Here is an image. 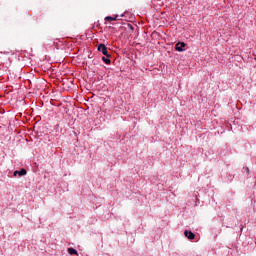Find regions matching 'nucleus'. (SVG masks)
<instances>
[{"mask_svg":"<svg viewBox=\"0 0 256 256\" xmlns=\"http://www.w3.org/2000/svg\"><path fill=\"white\" fill-rule=\"evenodd\" d=\"M118 19H119V15H116L115 17L113 16L105 17V21H108L109 23H111V21H117Z\"/></svg>","mask_w":256,"mask_h":256,"instance_id":"nucleus-5","label":"nucleus"},{"mask_svg":"<svg viewBox=\"0 0 256 256\" xmlns=\"http://www.w3.org/2000/svg\"><path fill=\"white\" fill-rule=\"evenodd\" d=\"M111 57H107V56H103L102 57V61L106 64V65H111Z\"/></svg>","mask_w":256,"mask_h":256,"instance_id":"nucleus-6","label":"nucleus"},{"mask_svg":"<svg viewBox=\"0 0 256 256\" xmlns=\"http://www.w3.org/2000/svg\"><path fill=\"white\" fill-rule=\"evenodd\" d=\"M97 51L103 54L105 57H111L109 51L107 50V46L105 44H99L97 46Z\"/></svg>","mask_w":256,"mask_h":256,"instance_id":"nucleus-1","label":"nucleus"},{"mask_svg":"<svg viewBox=\"0 0 256 256\" xmlns=\"http://www.w3.org/2000/svg\"><path fill=\"white\" fill-rule=\"evenodd\" d=\"M69 255H78V252L75 250V248H68Z\"/></svg>","mask_w":256,"mask_h":256,"instance_id":"nucleus-7","label":"nucleus"},{"mask_svg":"<svg viewBox=\"0 0 256 256\" xmlns=\"http://www.w3.org/2000/svg\"><path fill=\"white\" fill-rule=\"evenodd\" d=\"M245 171L249 174V168H245Z\"/></svg>","mask_w":256,"mask_h":256,"instance_id":"nucleus-8","label":"nucleus"},{"mask_svg":"<svg viewBox=\"0 0 256 256\" xmlns=\"http://www.w3.org/2000/svg\"><path fill=\"white\" fill-rule=\"evenodd\" d=\"M17 175L19 177H24V175H27V170L25 168H21L20 170H15L13 173V176L17 177Z\"/></svg>","mask_w":256,"mask_h":256,"instance_id":"nucleus-3","label":"nucleus"},{"mask_svg":"<svg viewBox=\"0 0 256 256\" xmlns=\"http://www.w3.org/2000/svg\"><path fill=\"white\" fill-rule=\"evenodd\" d=\"M186 47H187V44L185 42H177L175 45V49L176 51H178V53H183Z\"/></svg>","mask_w":256,"mask_h":256,"instance_id":"nucleus-2","label":"nucleus"},{"mask_svg":"<svg viewBox=\"0 0 256 256\" xmlns=\"http://www.w3.org/2000/svg\"><path fill=\"white\" fill-rule=\"evenodd\" d=\"M184 235L187 239H189V241H193V239H195V233H193L192 231L185 230Z\"/></svg>","mask_w":256,"mask_h":256,"instance_id":"nucleus-4","label":"nucleus"}]
</instances>
